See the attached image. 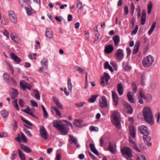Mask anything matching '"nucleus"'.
Listing matches in <instances>:
<instances>
[{"label": "nucleus", "mask_w": 160, "mask_h": 160, "mask_svg": "<svg viewBox=\"0 0 160 160\" xmlns=\"http://www.w3.org/2000/svg\"><path fill=\"white\" fill-rule=\"evenodd\" d=\"M143 116L145 121L151 125L154 122L152 113L150 108L148 106L144 108L143 110Z\"/></svg>", "instance_id": "1"}, {"label": "nucleus", "mask_w": 160, "mask_h": 160, "mask_svg": "<svg viewBox=\"0 0 160 160\" xmlns=\"http://www.w3.org/2000/svg\"><path fill=\"white\" fill-rule=\"evenodd\" d=\"M111 119L113 124L117 128H121L120 118L118 112L114 111L112 113L111 116Z\"/></svg>", "instance_id": "2"}, {"label": "nucleus", "mask_w": 160, "mask_h": 160, "mask_svg": "<svg viewBox=\"0 0 160 160\" xmlns=\"http://www.w3.org/2000/svg\"><path fill=\"white\" fill-rule=\"evenodd\" d=\"M154 59L151 55L144 58L142 60V64L143 66L145 68L150 66L154 62Z\"/></svg>", "instance_id": "3"}, {"label": "nucleus", "mask_w": 160, "mask_h": 160, "mask_svg": "<svg viewBox=\"0 0 160 160\" xmlns=\"http://www.w3.org/2000/svg\"><path fill=\"white\" fill-rule=\"evenodd\" d=\"M121 152L123 156L126 159L130 158V148L128 147H124L121 149Z\"/></svg>", "instance_id": "4"}, {"label": "nucleus", "mask_w": 160, "mask_h": 160, "mask_svg": "<svg viewBox=\"0 0 160 160\" xmlns=\"http://www.w3.org/2000/svg\"><path fill=\"white\" fill-rule=\"evenodd\" d=\"M99 105L102 108H106L108 107L107 99L105 97L102 96L99 100Z\"/></svg>", "instance_id": "5"}, {"label": "nucleus", "mask_w": 160, "mask_h": 160, "mask_svg": "<svg viewBox=\"0 0 160 160\" xmlns=\"http://www.w3.org/2000/svg\"><path fill=\"white\" fill-rule=\"evenodd\" d=\"M8 15L11 21L13 23H15L17 22L16 16L14 12L12 10L8 12Z\"/></svg>", "instance_id": "6"}, {"label": "nucleus", "mask_w": 160, "mask_h": 160, "mask_svg": "<svg viewBox=\"0 0 160 160\" xmlns=\"http://www.w3.org/2000/svg\"><path fill=\"white\" fill-rule=\"evenodd\" d=\"M58 130L61 132V134L62 135H66L68 133L67 126L64 124L63 123Z\"/></svg>", "instance_id": "7"}, {"label": "nucleus", "mask_w": 160, "mask_h": 160, "mask_svg": "<svg viewBox=\"0 0 160 160\" xmlns=\"http://www.w3.org/2000/svg\"><path fill=\"white\" fill-rule=\"evenodd\" d=\"M39 131L40 134L42 137L44 139H47L48 135L45 128L42 126L40 127Z\"/></svg>", "instance_id": "8"}, {"label": "nucleus", "mask_w": 160, "mask_h": 160, "mask_svg": "<svg viewBox=\"0 0 160 160\" xmlns=\"http://www.w3.org/2000/svg\"><path fill=\"white\" fill-rule=\"evenodd\" d=\"M19 2L21 7H25V10L27 11V14L29 15H31L32 14L31 12L29 10V9L26 7L27 3L25 0H19Z\"/></svg>", "instance_id": "9"}, {"label": "nucleus", "mask_w": 160, "mask_h": 160, "mask_svg": "<svg viewBox=\"0 0 160 160\" xmlns=\"http://www.w3.org/2000/svg\"><path fill=\"white\" fill-rule=\"evenodd\" d=\"M112 95L114 104L116 106L118 104L119 97L116 92L113 91H112Z\"/></svg>", "instance_id": "10"}, {"label": "nucleus", "mask_w": 160, "mask_h": 160, "mask_svg": "<svg viewBox=\"0 0 160 160\" xmlns=\"http://www.w3.org/2000/svg\"><path fill=\"white\" fill-rule=\"evenodd\" d=\"M138 131L139 132L143 134L148 133V128L144 125H142L139 127L138 128Z\"/></svg>", "instance_id": "11"}, {"label": "nucleus", "mask_w": 160, "mask_h": 160, "mask_svg": "<svg viewBox=\"0 0 160 160\" xmlns=\"http://www.w3.org/2000/svg\"><path fill=\"white\" fill-rule=\"evenodd\" d=\"M115 56L118 59L122 60V59L123 57V50L121 49H118L115 54Z\"/></svg>", "instance_id": "12"}, {"label": "nucleus", "mask_w": 160, "mask_h": 160, "mask_svg": "<svg viewBox=\"0 0 160 160\" xmlns=\"http://www.w3.org/2000/svg\"><path fill=\"white\" fill-rule=\"evenodd\" d=\"M134 20H135V18H133L132 19V22H131V24L132 25V28H134L133 30L131 32V34L132 35H133L134 34H136L138 31V26L137 25H136L135 26V27H134Z\"/></svg>", "instance_id": "13"}, {"label": "nucleus", "mask_w": 160, "mask_h": 160, "mask_svg": "<svg viewBox=\"0 0 160 160\" xmlns=\"http://www.w3.org/2000/svg\"><path fill=\"white\" fill-rule=\"evenodd\" d=\"M61 120H55L53 122V126L58 129L62 124Z\"/></svg>", "instance_id": "14"}, {"label": "nucleus", "mask_w": 160, "mask_h": 160, "mask_svg": "<svg viewBox=\"0 0 160 160\" xmlns=\"http://www.w3.org/2000/svg\"><path fill=\"white\" fill-rule=\"evenodd\" d=\"M115 148V145L110 142L108 148V149L110 152L113 154L115 153L116 151Z\"/></svg>", "instance_id": "15"}, {"label": "nucleus", "mask_w": 160, "mask_h": 160, "mask_svg": "<svg viewBox=\"0 0 160 160\" xmlns=\"http://www.w3.org/2000/svg\"><path fill=\"white\" fill-rule=\"evenodd\" d=\"M123 106L124 108V111L127 113H130V105L127 102H123Z\"/></svg>", "instance_id": "16"}, {"label": "nucleus", "mask_w": 160, "mask_h": 160, "mask_svg": "<svg viewBox=\"0 0 160 160\" xmlns=\"http://www.w3.org/2000/svg\"><path fill=\"white\" fill-rule=\"evenodd\" d=\"M146 11L145 10H143L142 11V14L141 19V24L143 25L144 24L146 18Z\"/></svg>", "instance_id": "17"}, {"label": "nucleus", "mask_w": 160, "mask_h": 160, "mask_svg": "<svg viewBox=\"0 0 160 160\" xmlns=\"http://www.w3.org/2000/svg\"><path fill=\"white\" fill-rule=\"evenodd\" d=\"M113 50V48L111 44L108 45L106 47L105 52L106 53L109 54L112 52Z\"/></svg>", "instance_id": "18"}, {"label": "nucleus", "mask_w": 160, "mask_h": 160, "mask_svg": "<svg viewBox=\"0 0 160 160\" xmlns=\"http://www.w3.org/2000/svg\"><path fill=\"white\" fill-rule=\"evenodd\" d=\"M10 56L13 60L18 63H19L21 62V60L17 56L15 55L13 53H11L10 54Z\"/></svg>", "instance_id": "19"}, {"label": "nucleus", "mask_w": 160, "mask_h": 160, "mask_svg": "<svg viewBox=\"0 0 160 160\" xmlns=\"http://www.w3.org/2000/svg\"><path fill=\"white\" fill-rule=\"evenodd\" d=\"M11 98L14 99L17 97L18 95V91L16 89L13 88H11Z\"/></svg>", "instance_id": "20"}, {"label": "nucleus", "mask_w": 160, "mask_h": 160, "mask_svg": "<svg viewBox=\"0 0 160 160\" xmlns=\"http://www.w3.org/2000/svg\"><path fill=\"white\" fill-rule=\"evenodd\" d=\"M136 128L133 125H131V137L135 138L136 137Z\"/></svg>", "instance_id": "21"}, {"label": "nucleus", "mask_w": 160, "mask_h": 160, "mask_svg": "<svg viewBox=\"0 0 160 160\" xmlns=\"http://www.w3.org/2000/svg\"><path fill=\"white\" fill-rule=\"evenodd\" d=\"M52 108L55 112L56 117L60 118H61V113L59 110L56 106L52 107Z\"/></svg>", "instance_id": "22"}, {"label": "nucleus", "mask_w": 160, "mask_h": 160, "mask_svg": "<svg viewBox=\"0 0 160 160\" xmlns=\"http://www.w3.org/2000/svg\"><path fill=\"white\" fill-rule=\"evenodd\" d=\"M46 37L49 39L51 38L53 36L52 32L51 30L49 28H47L45 32Z\"/></svg>", "instance_id": "23"}, {"label": "nucleus", "mask_w": 160, "mask_h": 160, "mask_svg": "<svg viewBox=\"0 0 160 160\" xmlns=\"http://www.w3.org/2000/svg\"><path fill=\"white\" fill-rule=\"evenodd\" d=\"M117 86L118 93L121 95H122L123 91L122 84L121 83H119L117 85Z\"/></svg>", "instance_id": "24"}, {"label": "nucleus", "mask_w": 160, "mask_h": 160, "mask_svg": "<svg viewBox=\"0 0 160 160\" xmlns=\"http://www.w3.org/2000/svg\"><path fill=\"white\" fill-rule=\"evenodd\" d=\"M48 62L47 59L44 58L41 61L42 66V67L43 70H46L47 69V63Z\"/></svg>", "instance_id": "25"}, {"label": "nucleus", "mask_w": 160, "mask_h": 160, "mask_svg": "<svg viewBox=\"0 0 160 160\" xmlns=\"http://www.w3.org/2000/svg\"><path fill=\"white\" fill-rule=\"evenodd\" d=\"M131 147L135 150L138 152H140L141 151L138 147L137 144L136 143L132 140H131Z\"/></svg>", "instance_id": "26"}, {"label": "nucleus", "mask_w": 160, "mask_h": 160, "mask_svg": "<svg viewBox=\"0 0 160 160\" xmlns=\"http://www.w3.org/2000/svg\"><path fill=\"white\" fill-rule=\"evenodd\" d=\"M140 46V42H137L136 43L135 45L134 48V49L132 52L133 54H136L137 53L139 50V47Z\"/></svg>", "instance_id": "27"}, {"label": "nucleus", "mask_w": 160, "mask_h": 160, "mask_svg": "<svg viewBox=\"0 0 160 160\" xmlns=\"http://www.w3.org/2000/svg\"><path fill=\"white\" fill-rule=\"evenodd\" d=\"M20 148L23 150L25 152L27 153L31 152L32 151L30 148L23 144L21 145Z\"/></svg>", "instance_id": "28"}, {"label": "nucleus", "mask_w": 160, "mask_h": 160, "mask_svg": "<svg viewBox=\"0 0 160 160\" xmlns=\"http://www.w3.org/2000/svg\"><path fill=\"white\" fill-rule=\"evenodd\" d=\"M22 111L33 117H35L34 114L33 113L31 110L28 107H27V108L26 109H22Z\"/></svg>", "instance_id": "29"}, {"label": "nucleus", "mask_w": 160, "mask_h": 160, "mask_svg": "<svg viewBox=\"0 0 160 160\" xmlns=\"http://www.w3.org/2000/svg\"><path fill=\"white\" fill-rule=\"evenodd\" d=\"M70 139L69 141L71 143H73L75 145H76L78 142L77 139L76 138H74L72 135H70Z\"/></svg>", "instance_id": "30"}, {"label": "nucleus", "mask_w": 160, "mask_h": 160, "mask_svg": "<svg viewBox=\"0 0 160 160\" xmlns=\"http://www.w3.org/2000/svg\"><path fill=\"white\" fill-rule=\"evenodd\" d=\"M112 39L114 41L115 45H117L120 41L119 37L118 35H116L113 37Z\"/></svg>", "instance_id": "31"}, {"label": "nucleus", "mask_w": 160, "mask_h": 160, "mask_svg": "<svg viewBox=\"0 0 160 160\" xmlns=\"http://www.w3.org/2000/svg\"><path fill=\"white\" fill-rule=\"evenodd\" d=\"M3 77L4 80L8 82H10V79L11 78L9 75L8 73H4L3 74Z\"/></svg>", "instance_id": "32"}, {"label": "nucleus", "mask_w": 160, "mask_h": 160, "mask_svg": "<svg viewBox=\"0 0 160 160\" xmlns=\"http://www.w3.org/2000/svg\"><path fill=\"white\" fill-rule=\"evenodd\" d=\"M20 86L24 90L26 88L27 85H29L28 83H26L24 82L23 81H21L20 82Z\"/></svg>", "instance_id": "33"}, {"label": "nucleus", "mask_w": 160, "mask_h": 160, "mask_svg": "<svg viewBox=\"0 0 160 160\" xmlns=\"http://www.w3.org/2000/svg\"><path fill=\"white\" fill-rule=\"evenodd\" d=\"M33 93L34 94L36 98L39 100L40 99V95L38 91L37 90L34 89L33 90Z\"/></svg>", "instance_id": "34"}, {"label": "nucleus", "mask_w": 160, "mask_h": 160, "mask_svg": "<svg viewBox=\"0 0 160 160\" xmlns=\"http://www.w3.org/2000/svg\"><path fill=\"white\" fill-rule=\"evenodd\" d=\"M152 6L153 4L152 2L151 1H149L148 6V14H150L151 12Z\"/></svg>", "instance_id": "35"}, {"label": "nucleus", "mask_w": 160, "mask_h": 160, "mask_svg": "<svg viewBox=\"0 0 160 160\" xmlns=\"http://www.w3.org/2000/svg\"><path fill=\"white\" fill-rule=\"evenodd\" d=\"M74 69L76 71L79 72V73L80 74H82L84 72H85L84 69L77 66H75Z\"/></svg>", "instance_id": "36"}, {"label": "nucleus", "mask_w": 160, "mask_h": 160, "mask_svg": "<svg viewBox=\"0 0 160 160\" xmlns=\"http://www.w3.org/2000/svg\"><path fill=\"white\" fill-rule=\"evenodd\" d=\"M1 115L4 118H7L9 115V112L6 110H2L1 112Z\"/></svg>", "instance_id": "37"}, {"label": "nucleus", "mask_w": 160, "mask_h": 160, "mask_svg": "<svg viewBox=\"0 0 160 160\" xmlns=\"http://www.w3.org/2000/svg\"><path fill=\"white\" fill-rule=\"evenodd\" d=\"M156 22H154L153 24H152L151 28H150L149 32H148V34L149 35H150L152 34V32H153L156 26Z\"/></svg>", "instance_id": "38"}, {"label": "nucleus", "mask_w": 160, "mask_h": 160, "mask_svg": "<svg viewBox=\"0 0 160 160\" xmlns=\"http://www.w3.org/2000/svg\"><path fill=\"white\" fill-rule=\"evenodd\" d=\"M123 68L125 71H128L130 69V67L127 62H123Z\"/></svg>", "instance_id": "39"}, {"label": "nucleus", "mask_w": 160, "mask_h": 160, "mask_svg": "<svg viewBox=\"0 0 160 160\" xmlns=\"http://www.w3.org/2000/svg\"><path fill=\"white\" fill-rule=\"evenodd\" d=\"M132 92L133 93H135L137 91V84L135 82H134L132 85Z\"/></svg>", "instance_id": "40"}, {"label": "nucleus", "mask_w": 160, "mask_h": 160, "mask_svg": "<svg viewBox=\"0 0 160 160\" xmlns=\"http://www.w3.org/2000/svg\"><path fill=\"white\" fill-rule=\"evenodd\" d=\"M143 138L144 140L146 141L147 142L151 140V137L148 135V134H144Z\"/></svg>", "instance_id": "41"}, {"label": "nucleus", "mask_w": 160, "mask_h": 160, "mask_svg": "<svg viewBox=\"0 0 160 160\" xmlns=\"http://www.w3.org/2000/svg\"><path fill=\"white\" fill-rule=\"evenodd\" d=\"M103 75L104 77L102 78H104V79L106 81V83H107L110 78V77L109 76V74L106 72H104L103 74Z\"/></svg>", "instance_id": "42"}, {"label": "nucleus", "mask_w": 160, "mask_h": 160, "mask_svg": "<svg viewBox=\"0 0 160 160\" xmlns=\"http://www.w3.org/2000/svg\"><path fill=\"white\" fill-rule=\"evenodd\" d=\"M19 157L21 160H25V157L22 153V151L19 149H18Z\"/></svg>", "instance_id": "43"}, {"label": "nucleus", "mask_w": 160, "mask_h": 160, "mask_svg": "<svg viewBox=\"0 0 160 160\" xmlns=\"http://www.w3.org/2000/svg\"><path fill=\"white\" fill-rule=\"evenodd\" d=\"M139 95L142 98H143L145 99H147V96L145 95L144 91L142 89H141L139 91Z\"/></svg>", "instance_id": "44"}, {"label": "nucleus", "mask_w": 160, "mask_h": 160, "mask_svg": "<svg viewBox=\"0 0 160 160\" xmlns=\"http://www.w3.org/2000/svg\"><path fill=\"white\" fill-rule=\"evenodd\" d=\"M98 96V95H95L92 96L91 98H89L88 101L91 102H93L96 100V98Z\"/></svg>", "instance_id": "45"}, {"label": "nucleus", "mask_w": 160, "mask_h": 160, "mask_svg": "<svg viewBox=\"0 0 160 160\" xmlns=\"http://www.w3.org/2000/svg\"><path fill=\"white\" fill-rule=\"evenodd\" d=\"M68 89L71 91L72 87V85L71 83V80L70 78H68Z\"/></svg>", "instance_id": "46"}, {"label": "nucleus", "mask_w": 160, "mask_h": 160, "mask_svg": "<svg viewBox=\"0 0 160 160\" xmlns=\"http://www.w3.org/2000/svg\"><path fill=\"white\" fill-rule=\"evenodd\" d=\"M21 138L22 141L23 142H27V139L24 134L22 132H21Z\"/></svg>", "instance_id": "47"}, {"label": "nucleus", "mask_w": 160, "mask_h": 160, "mask_svg": "<svg viewBox=\"0 0 160 160\" xmlns=\"http://www.w3.org/2000/svg\"><path fill=\"white\" fill-rule=\"evenodd\" d=\"M37 54L36 53H34L33 54L31 53L28 55V58L30 59H34L36 58V56Z\"/></svg>", "instance_id": "48"}, {"label": "nucleus", "mask_w": 160, "mask_h": 160, "mask_svg": "<svg viewBox=\"0 0 160 160\" xmlns=\"http://www.w3.org/2000/svg\"><path fill=\"white\" fill-rule=\"evenodd\" d=\"M85 103L84 102H81L75 104V105L78 108H80L83 106Z\"/></svg>", "instance_id": "49"}, {"label": "nucleus", "mask_w": 160, "mask_h": 160, "mask_svg": "<svg viewBox=\"0 0 160 160\" xmlns=\"http://www.w3.org/2000/svg\"><path fill=\"white\" fill-rule=\"evenodd\" d=\"M74 122L75 123L74 124V125H76L77 126H78V125L77 124H79L82 123V121L81 119H76L75 120Z\"/></svg>", "instance_id": "50"}, {"label": "nucleus", "mask_w": 160, "mask_h": 160, "mask_svg": "<svg viewBox=\"0 0 160 160\" xmlns=\"http://www.w3.org/2000/svg\"><path fill=\"white\" fill-rule=\"evenodd\" d=\"M77 7L79 9H81L82 8V4L81 2L79 0H77Z\"/></svg>", "instance_id": "51"}, {"label": "nucleus", "mask_w": 160, "mask_h": 160, "mask_svg": "<svg viewBox=\"0 0 160 160\" xmlns=\"http://www.w3.org/2000/svg\"><path fill=\"white\" fill-rule=\"evenodd\" d=\"M105 138V137L103 136H102L100 138V146L101 147L103 146V144L104 143V141Z\"/></svg>", "instance_id": "52"}, {"label": "nucleus", "mask_w": 160, "mask_h": 160, "mask_svg": "<svg viewBox=\"0 0 160 160\" xmlns=\"http://www.w3.org/2000/svg\"><path fill=\"white\" fill-rule=\"evenodd\" d=\"M10 37L11 39L14 42H17V41L16 40H15V34L14 33H11L10 34Z\"/></svg>", "instance_id": "53"}, {"label": "nucleus", "mask_w": 160, "mask_h": 160, "mask_svg": "<svg viewBox=\"0 0 160 160\" xmlns=\"http://www.w3.org/2000/svg\"><path fill=\"white\" fill-rule=\"evenodd\" d=\"M30 102L31 103V104L33 106V107H38V105L36 102L35 101L31 100L30 101Z\"/></svg>", "instance_id": "54"}, {"label": "nucleus", "mask_w": 160, "mask_h": 160, "mask_svg": "<svg viewBox=\"0 0 160 160\" xmlns=\"http://www.w3.org/2000/svg\"><path fill=\"white\" fill-rule=\"evenodd\" d=\"M24 131L27 136L29 137H31L32 136V135L30 133V132L27 129H24Z\"/></svg>", "instance_id": "55"}, {"label": "nucleus", "mask_w": 160, "mask_h": 160, "mask_svg": "<svg viewBox=\"0 0 160 160\" xmlns=\"http://www.w3.org/2000/svg\"><path fill=\"white\" fill-rule=\"evenodd\" d=\"M13 122L14 124L13 125V130L14 131L16 130L17 128V122L15 120H13Z\"/></svg>", "instance_id": "56"}, {"label": "nucleus", "mask_w": 160, "mask_h": 160, "mask_svg": "<svg viewBox=\"0 0 160 160\" xmlns=\"http://www.w3.org/2000/svg\"><path fill=\"white\" fill-rule=\"evenodd\" d=\"M60 109H63V108L61 103L58 101L57 103L55 104Z\"/></svg>", "instance_id": "57"}, {"label": "nucleus", "mask_w": 160, "mask_h": 160, "mask_svg": "<svg viewBox=\"0 0 160 160\" xmlns=\"http://www.w3.org/2000/svg\"><path fill=\"white\" fill-rule=\"evenodd\" d=\"M19 104L21 107H23L24 106V102L23 100L22 99H20L19 101Z\"/></svg>", "instance_id": "58"}, {"label": "nucleus", "mask_w": 160, "mask_h": 160, "mask_svg": "<svg viewBox=\"0 0 160 160\" xmlns=\"http://www.w3.org/2000/svg\"><path fill=\"white\" fill-rule=\"evenodd\" d=\"M8 67H9V68H8L11 71L12 74H13L14 72V69H13V67L9 63H8Z\"/></svg>", "instance_id": "59"}, {"label": "nucleus", "mask_w": 160, "mask_h": 160, "mask_svg": "<svg viewBox=\"0 0 160 160\" xmlns=\"http://www.w3.org/2000/svg\"><path fill=\"white\" fill-rule=\"evenodd\" d=\"M138 158L140 160H146L144 156L142 155H139L138 156Z\"/></svg>", "instance_id": "60"}, {"label": "nucleus", "mask_w": 160, "mask_h": 160, "mask_svg": "<svg viewBox=\"0 0 160 160\" xmlns=\"http://www.w3.org/2000/svg\"><path fill=\"white\" fill-rule=\"evenodd\" d=\"M124 11L125 12V15H126L127 14L128 12V7L127 6H126L124 8Z\"/></svg>", "instance_id": "61"}, {"label": "nucleus", "mask_w": 160, "mask_h": 160, "mask_svg": "<svg viewBox=\"0 0 160 160\" xmlns=\"http://www.w3.org/2000/svg\"><path fill=\"white\" fill-rule=\"evenodd\" d=\"M99 33L98 32L97 33H96L95 36V42L97 41L99 39Z\"/></svg>", "instance_id": "62"}, {"label": "nucleus", "mask_w": 160, "mask_h": 160, "mask_svg": "<svg viewBox=\"0 0 160 160\" xmlns=\"http://www.w3.org/2000/svg\"><path fill=\"white\" fill-rule=\"evenodd\" d=\"M110 65L109 64V63L108 62H106L104 63V68L105 69H108V68L110 66Z\"/></svg>", "instance_id": "63"}, {"label": "nucleus", "mask_w": 160, "mask_h": 160, "mask_svg": "<svg viewBox=\"0 0 160 160\" xmlns=\"http://www.w3.org/2000/svg\"><path fill=\"white\" fill-rule=\"evenodd\" d=\"M3 34L7 38H8L9 37V33L6 29L4 30L3 32Z\"/></svg>", "instance_id": "64"}]
</instances>
